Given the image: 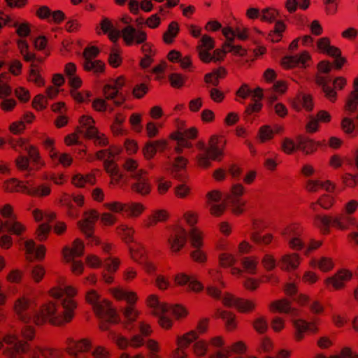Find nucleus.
Segmentation results:
<instances>
[{
    "label": "nucleus",
    "instance_id": "nucleus-1",
    "mask_svg": "<svg viewBox=\"0 0 358 358\" xmlns=\"http://www.w3.org/2000/svg\"><path fill=\"white\" fill-rule=\"evenodd\" d=\"M76 293V289L71 286L55 287L51 290L55 301L45 303L38 308L27 299H19L15 303V310L22 322V336L31 340L34 334V324L39 325L48 321L55 325H62L70 322L76 306L71 299Z\"/></svg>",
    "mask_w": 358,
    "mask_h": 358
},
{
    "label": "nucleus",
    "instance_id": "nucleus-2",
    "mask_svg": "<svg viewBox=\"0 0 358 358\" xmlns=\"http://www.w3.org/2000/svg\"><path fill=\"white\" fill-rule=\"evenodd\" d=\"M8 345L4 353L10 358H24L22 355L27 354L29 358H39L41 355L45 358H84L85 353L91 348V343L87 339L80 341H71L68 352H60L50 349L41 350L32 348L24 343L16 334H8L3 338Z\"/></svg>",
    "mask_w": 358,
    "mask_h": 358
},
{
    "label": "nucleus",
    "instance_id": "nucleus-3",
    "mask_svg": "<svg viewBox=\"0 0 358 358\" xmlns=\"http://www.w3.org/2000/svg\"><path fill=\"white\" fill-rule=\"evenodd\" d=\"M184 217L192 228L188 233L182 227L178 226L173 228L168 238L170 248L173 252L180 251L185 245L189 236L191 245L194 248V250L190 252L191 257L196 262H204L206 258L205 253L201 250L203 244L201 234L198 229L194 227L197 222L196 215L192 212H187Z\"/></svg>",
    "mask_w": 358,
    "mask_h": 358
},
{
    "label": "nucleus",
    "instance_id": "nucleus-4",
    "mask_svg": "<svg viewBox=\"0 0 358 358\" xmlns=\"http://www.w3.org/2000/svg\"><path fill=\"white\" fill-rule=\"evenodd\" d=\"M123 314L127 320V324L125 328L128 330H133L135 333L139 332V334H135L129 341L126 338L115 334L113 339L121 348H124L129 345L134 348H139L143 345H145L150 351L149 358H159L157 355L159 351V346L156 341L153 340H148L145 341L143 338V336H148L150 332V328L149 325L144 322H140L138 324H133V322L136 320L138 313L131 306H129L124 308Z\"/></svg>",
    "mask_w": 358,
    "mask_h": 358
},
{
    "label": "nucleus",
    "instance_id": "nucleus-5",
    "mask_svg": "<svg viewBox=\"0 0 358 358\" xmlns=\"http://www.w3.org/2000/svg\"><path fill=\"white\" fill-rule=\"evenodd\" d=\"M243 193V187L239 184L232 185L230 192L224 195L217 190L209 192L206 194V198L210 213L214 216H220L224 213L227 205L231 206L235 213H241L245 202L241 201L239 196Z\"/></svg>",
    "mask_w": 358,
    "mask_h": 358
},
{
    "label": "nucleus",
    "instance_id": "nucleus-6",
    "mask_svg": "<svg viewBox=\"0 0 358 358\" xmlns=\"http://www.w3.org/2000/svg\"><path fill=\"white\" fill-rule=\"evenodd\" d=\"M148 303L154 309V314L159 317V322L164 328H169L171 326L172 322L170 316L180 317L186 315V310L183 308L161 303L153 295L149 297Z\"/></svg>",
    "mask_w": 358,
    "mask_h": 358
},
{
    "label": "nucleus",
    "instance_id": "nucleus-7",
    "mask_svg": "<svg viewBox=\"0 0 358 358\" xmlns=\"http://www.w3.org/2000/svg\"><path fill=\"white\" fill-rule=\"evenodd\" d=\"M315 224L324 233L329 231V227L331 225L340 229H346L351 225H357V231L350 233L349 237L355 243L358 244V223L350 215H342L337 217L316 215L315 216Z\"/></svg>",
    "mask_w": 358,
    "mask_h": 358
},
{
    "label": "nucleus",
    "instance_id": "nucleus-8",
    "mask_svg": "<svg viewBox=\"0 0 358 358\" xmlns=\"http://www.w3.org/2000/svg\"><path fill=\"white\" fill-rule=\"evenodd\" d=\"M86 299L93 306L94 312L100 318L110 323H117L119 321L116 311L110 303L101 299L95 291H88Z\"/></svg>",
    "mask_w": 358,
    "mask_h": 358
},
{
    "label": "nucleus",
    "instance_id": "nucleus-9",
    "mask_svg": "<svg viewBox=\"0 0 358 358\" xmlns=\"http://www.w3.org/2000/svg\"><path fill=\"white\" fill-rule=\"evenodd\" d=\"M109 38L115 42L122 36L125 44L131 45L133 44H142L147 40V34L145 31L136 29L131 25H127L122 31H119L115 27L107 33Z\"/></svg>",
    "mask_w": 358,
    "mask_h": 358
},
{
    "label": "nucleus",
    "instance_id": "nucleus-10",
    "mask_svg": "<svg viewBox=\"0 0 358 358\" xmlns=\"http://www.w3.org/2000/svg\"><path fill=\"white\" fill-rule=\"evenodd\" d=\"M2 187L8 192H20L36 196H45L50 192L49 187L44 185L36 187L30 180H4Z\"/></svg>",
    "mask_w": 358,
    "mask_h": 358
},
{
    "label": "nucleus",
    "instance_id": "nucleus-11",
    "mask_svg": "<svg viewBox=\"0 0 358 358\" xmlns=\"http://www.w3.org/2000/svg\"><path fill=\"white\" fill-rule=\"evenodd\" d=\"M79 124L77 127L78 132L83 134L87 138L93 139L96 145L106 146L108 144L105 134L100 133L94 127V120L92 117L83 115L79 120Z\"/></svg>",
    "mask_w": 358,
    "mask_h": 358
},
{
    "label": "nucleus",
    "instance_id": "nucleus-12",
    "mask_svg": "<svg viewBox=\"0 0 358 358\" xmlns=\"http://www.w3.org/2000/svg\"><path fill=\"white\" fill-rule=\"evenodd\" d=\"M207 292L209 295L215 299H222L226 306L236 307L242 312L250 311L255 307V304L251 301L241 298H236L230 294L222 296L220 289L213 285L208 286Z\"/></svg>",
    "mask_w": 358,
    "mask_h": 358
},
{
    "label": "nucleus",
    "instance_id": "nucleus-13",
    "mask_svg": "<svg viewBox=\"0 0 358 358\" xmlns=\"http://www.w3.org/2000/svg\"><path fill=\"white\" fill-rule=\"evenodd\" d=\"M281 234L285 239L289 240L290 247L295 250L304 249L308 252L317 248L321 245V242L315 241H312L306 245L301 240L300 231L296 226L286 227L281 231Z\"/></svg>",
    "mask_w": 358,
    "mask_h": 358
},
{
    "label": "nucleus",
    "instance_id": "nucleus-14",
    "mask_svg": "<svg viewBox=\"0 0 358 358\" xmlns=\"http://www.w3.org/2000/svg\"><path fill=\"white\" fill-rule=\"evenodd\" d=\"M84 245L79 239H76L73 243V248H66L64 250L63 255L65 261L71 264V270L73 273L80 274L83 269V264L80 261L75 259L76 257H80L83 254Z\"/></svg>",
    "mask_w": 358,
    "mask_h": 358
},
{
    "label": "nucleus",
    "instance_id": "nucleus-15",
    "mask_svg": "<svg viewBox=\"0 0 358 358\" xmlns=\"http://www.w3.org/2000/svg\"><path fill=\"white\" fill-rule=\"evenodd\" d=\"M0 213L4 217L10 218L5 222L0 219V234L3 229L15 235H20L24 230V226L15 220V217L13 215L12 207L9 204L5 205Z\"/></svg>",
    "mask_w": 358,
    "mask_h": 358
},
{
    "label": "nucleus",
    "instance_id": "nucleus-16",
    "mask_svg": "<svg viewBox=\"0 0 358 358\" xmlns=\"http://www.w3.org/2000/svg\"><path fill=\"white\" fill-rule=\"evenodd\" d=\"M105 206L113 212H123L129 217H138L145 209L141 203L136 202H127L124 203L113 202L106 203Z\"/></svg>",
    "mask_w": 358,
    "mask_h": 358
},
{
    "label": "nucleus",
    "instance_id": "nucleus-17",
    "mask_svg": "<svg viewBox=\"0 0 358 358\" xmlns=\"http://www.w3.org/2000/svg\"><path fill=\"white\" fill-rule=\"evenodd\" d=\"M285 292L287 294L293 297V300L301 305H307L314 313H320L323 310L322 306L317 301H311L307 296L297 294L296 288L293 283L286 285Z\"/></svg>",
    "mask_w": 358,
    "mask_h": 358
},
{
    "label": "nucleus",
    "instance_id": "nucleus-18",
    "mask_svg": "<svg viewBox=\"0 0 358 358\" xmlns=\"http://www.w3.org/2000/svg\"><path fill=\"white\" fill-rule=\"evenodd\" d=\"M225 145L226 140L222 136L213 135L209 139L208 146L206 151L212 160L220 161L223 156Z\"/></svg>",
    "mask_w": 358,
    "mask_h": 358
},
{
    "label": "nucleus",
    "instance_id": "nucleus-19",
    "mask_svg": "<svg viewBox=\"0 0 358 358\" xmlns=\"http://www.w3.org/2000/svg\"><path fill=\"white\" fill-rule=\"evenodd\" d=\"M215 47V40L208 35H203L196 46L199 57L203 63H210V51Z\"/></svg>",
    "mask_w": 358,
    "mask_h": 358
},
{
    "label": "nucleus",
    "instance_id": "nucleus-20",
    "mask_svg": "<svg viewBox=\"0 0 358 358\" xmlns=\"http://www.w3.org/2000/svg\"><path fill=\"white\" fill-rule=\"evenodd\" d=\"M33 214L36 221L39 222L45 220L46 222L39 225L37 229L38 238L40 241H43L46 238L47 234L51 229V226H50L48 222L55 219V214L54 213H49L44 215L38 210H34Z\"/></svg>",
    "mask_w": 358,
    "mask_h": 358
},
{
    "label": "nucleus",
    "instance_id": "nucleus-21",
    "mask_svg": "<svg viewBox=\"0 0 358 358\" xmlns=\"http://www.w3.org/2000/svg\"><path fill=\"white\" fill-rule=\"evenodd\" d=\"M310 59V56L307 51H303L300 55L285 56L282 59V65L285 69H292L296 66L306 68V63Z\"/></svg>",
    "mask_w": 358,
    "mask_h": 358
},
{
    "label": "nucleus",
    "instance_id": "nucleus-22",
    "mask_svg": "<svg viewBox=\"0 0 358 358\" xmlns=\"http://www.w3.org/2000/svg\"><path fill=\"white\" fill-rule=\"evenodd\" d=\"M87 262L92 267L103 266L108 272H115L119 266V261L113 257H108L102 262L96 256H90L87 258Z\"/></svg>",
    "mask_w": 358,
    "mask_h": 358
},
{
    "label": "nucleus",
    "instance_id": "nucleus-23",
    "mask_svg": "<svg viewBox=\"0 0 358 358\" xmlns=\"http://www.w3.org/2000/svg\"><path fill=\"white\" fill-rule=\"evenodd\" d=\"M99 217V215L96 211L90 210L86 214L85 220L78 222L80 229L87 237L91 236L94 224Z\"/></svg>",
    "mask_w": 358,
    "mask_h": 358
},
{
    "label": "nucleus",
    "instance_id": "nucleus-24",
    "mask_svg": "<svg viewBox=\"0 0 358 358\" xmlns=\"http://www.w3.org/2000/svg\"><path fill=\"white\" fill-rule=\"evenodd\" d=\"M176 283L181 286H187L190 290L199 292L203 289V285L194 277L180 273L175 277Z\"/></svg>",
    "mask_w": 358,
    "mask_h": 358
},
{
    "label": "nucleus",
    "instance_id": "nucleus-25",
    "mask_svg": "<svg viewBox=\"0 0 358 358\" xmlns=\"http://www.w3.org/2000/svg\"><path fill=\"white\" fill-rule=\"evenodd\" d=\"M271 309L273 312H279L289 315L292 317L298 316V311L292 307L287 299L275 301L271 304Z\"/></svg>",
    "mask_w": 358,
    "mask_h": 358
},
{
    "label": "nucleus",
    "instance_id": "nucleus-26",
    "mask_svg": "<svg viewBox=\"0 0 358 358\" xmlns=\"http://www.w3.org/2000/svg\"><path fill=\"white\" fill-rule=\"evenodd\" d=\"M293 325L295 329V338L297 341H300L303 337V333L310 331L315 332L317 328L315 327L313 322H308L305 320L298 319L292 320Z\"/></svg>",
    "mask_w": 358,
    "mask_h": 358
},
{
    "label": "nucleus",
    "instance_id": "nucleus-27",
    "mask_svg": "<svg viewBox=\"0 0 358 358\" xmlns=\"http://www.w3.org/2000/svg\"><path fill=\"white\" fill-rule=\"evenodd\" d=\"M96 157L98 159H103L104 169L110 176H113L117 173V169L113 159H111L108 149L101 150L96 153Z\"/></svg>",
    "mask_w": 358,
    "mask_h": 358
},
{
    "label": "nucleus",
    "instance_id": "nucleus-28",
    "mask_svg": "<svg viewBox=\"0 0 358 358\" xmlns=\"http://www.w3.org/2000/svg\"><path fill=\"white\" fill-rule=\"evenodd\" d=\"M24 249L28 258L42 259L45 255V248L43 245H36L33 240H27L24 242Z\"/></svg>",
    "mask_w": 358,
    "mask_h": 358
},
{
    "label": "nucleus",
    "instance_id": "nucleus-29",
    "mask_svg": "<svg viewBox=\"0 0 358 358\" xmlns=\"http://www.w3.org/2000/svg\"><path fill=\"white\" fill-rule=\"evenodd\" d=\"M352 277V273L346 270H341L333 277L326 280L327 285L331 284L336 289L342 288L345 281L349 280Z\"/></svg>",
    "mask_w": 358,
    "mask_h": 358
},
{
    "label": "nucleus",
    "instance_id": "nucleus-30",
    "mask_svg": "<svg viewBox=\"0 0 358 358\" xmlns=\"http://www.w3.org/2000/svg\"><path fill=\"white\" fill-rule=\"evenodd\" d=\"M210 345L215 348V351L209 355V358H228L229 350L227 348H223L219 350L224 345V341L221 337L213 338L210 341Z\"/></svg>",
    "mask_w": 358,
    "mask_h": 358
},
{
    "label": "nucleus",
    "instance_id": "nucleus-31",
    "mask_svg": "<svg viewBox=\"0 0 358 358\" xmlns=\"http://www.w3.org/2000/svg\"><path fill=\"white\" fill-rule=\"evenodd\" d=\"M316 83L320 85L325 94V96L331 101H334L336 99V93L329 86L330 80L328 79L327 77L317 75L315 78Z\"/></svg>",
    "mask_w": 358,
    "mask_h": 358
},
{
    "label": "nucleus",
    "instance_id": "nucleus-32",
    "mask_svg": "<svg viewBox=\"0 0 358 358\" xmlns=\"http://www.w3.org/2000/svg\"><path fill=\"white\" fill-rule=\"evenodd\" d=\"M306 188L309 191H318L320 189H324L327 192H332L335 187L334 185L331 182V180H307Z\"/></svg>",
    "mask_w": 358,
    "mask_h": 358
},
{
    "label": "nucleus",
    "instance_id": "nucleus-33",
    "mask_svg": "<svg viewBox=\"0 0 358 358\" xmlns=\"http://www.w3.org/2000/svg\"><path fill=\"white\" fill-rule=\"evenodd\" d=\"M319 143L315 142L308 138L300 136L297 139L296 148L306 154H310L317 150Z\"/></svg>",
    "mask_w": 358,
    "mask_h": 358
},
{
    "label": "nucleus",
    "instance_id": "nucleus-34",
    "mask_svg": "<svg viewBox=\"0 0 358 358\" xmlns=\"http://www.w3.org/2000/svg\"><path fill=\"white\" fill-rule=\"evenodd\" d=\"M24 150L27 151L29 161H31L33 165L38 169L43 165V162L41 158L38 149L31 145H27L24 146Z\"/></svg>",
    "mask_w": 358,
    "mask_h": 358
},
{
    "label": "nucleus",
    "instance_id": "nucleus-35",
    "mask_svg": "<svg viewBox=\"0 0 358 358\" xmlns=\"http://www.w3.org/2000/svg\"><path fill=\"white\" fill-rule=\"evenodd\" d=\"M252 224H253V229L255 231L251 235V238H252V241L255 243H256L257 244H260V245L268 244L272 240L271 235L268 234L266 236H262L259 232V223L257 220H254Z\"/></svg>",
    "mask_w": 358,
    "mask_h": 358
},
{
    "label": "nucleus",
    "instance_id": "nucleus-36",
    "mask_svg": "<svg viewBox=\"0 0 358 358\" xmlns=\"http://www.w3.org/2000/svg\"><path fill=\"white\" fill-rule=\"evenodd\" d=\"M299 264V258L296 255H286L282 257L280 266L282 269L290 271L295 269Z\"/></svg>",
    "mask_w": 358,
    "mask_h": 358
},
{
    "label": "nucleus",
    "instance_id": "nucleus-37",
    "mask_svg": "<svg viewBox=\"0 0 358 358\" xmlns=\"http://www.w3.org/2000/svg\"><path fill=\"white\" fill-rule=\"evenodd\" d=\"M179 32V26L178 22L173 21L169 26L166 31L164 34L163 40L167 44L172 43L174 38Z\"/></svg>",
    "mask_w": 358,
    "mask_h": 358
},
{
    "label": "nucleus",
    "instance_id": "nucleus-38",
    "mask_svg": "<svg viewBox=\"0 0 358 358\" xmlns=\"http://www.w3.org/2000/svg\"><path fill=\"white\" fill-rule=\"evenodd\" d=\"M50 158L55 164H60L63 166H70L73 160L71 156L69 154H59L57 151H52L50 152Z\"/></svg>",
    "mask_w": 358,
    "mask_h": 358
},
{
    "label": "nucleus",
    "instance_id": "nucleus-39",
    "mask_svg": "<svg viewBox=\"0 0 358 358\" xmlns=\"http://www.w3.org/2000/svg\"><path fill=\"white\" fill-rule=\"evenodd\" d=\"M105 64L101 60H87L83 62V68L87 71L100 73L104 71Z\"/></svg>",
    "mask_w": 358,
    "mask_h": 358
},
{
    "label": "nucleus",
    "instance_id": "nucleus-40",
    "mask_svg": "<svg viewBox=\"0 0 358 358\" xmlns=\"http://www.w3.org/2000/svg\"><path fill=\"white\" fill-rule=\"evenodd\" d=\"M27 80L29 82L34 83L38 87L43 86L45 84L44 80L40 73L38 66L34 64H31V69Z\"/></svg>",
    "mask_w": 358,
    "mask_h": 358
},
{
    "label": "nucleus",
    "instance_id": "nucleus-41",
    "mask_svg": "<svg viewBox=\"0 0 358 358\" xmlns=\"http://www.w3.org/2000/svg\"><path fill=\"white\" fill-rule=\"evenodd\" d=\"M358 106V90H352L347 99L345 109L349 113H354Z\"/></svg>",
    "mask_w": 358,
    "mask_h": 358
},
{
    "label": "nucleus",
    "instance_id": "nucleus-42",
    "mask_svg": "<svg viewBox=\"0 0 358 358\" xmlns=\"http://www.w3.org/2000/svg\"><path fill=\"white\" fill-rule=\"evenodd\" d=\"M132 190L141 194H146L150 191V185L147 182V180H134L132 183L129 185Z\"/></svg>",
    "mask_w": 358,
    "mask_h": 358
},
{
    "label": "nucleus",
    "instance_id": "nucleus-43",
    "mask_svg": "<svg viewBox=\"0 0 358 358\" xmlns=\"http://www.w3.org/2000/svg\"><path fill=\"white\" fill-rule=\"evenodd\" d=\"M114 296L120 300H125L129 303L132 304L136 301V297L134 292L124 289H117L113 292Z\"/></svg>",
    "mask_w": 358,
    "mask_h": 358
},
{
    "label": "nucleus",
    "instance_id": "nucleus-44",
    "mask_svg": "<svg viewBox=\"0 0 358 358\" xmlns=\"http://www.w3.org/2000/svg\"><path fill=\"white\" fill-rule=\"evenodd\" d=\"M18 48L24 61L33 62L35 60V54L29 51V45L26 41L20 40L18 41Z\"/></svg>",
    "mask_w": 358,
    "mask_h": 358
},
{
    "label": "nucleus",
    "instance_id": "nucleus-45",
    "mask_svg": "<svg viewBox=\"0 0 358 358\" xmlns=\"http://www.w3.org/2000/svg\"><path fill=\"white\" fill-rule=\"evenodd\" d=\"M278 15V12L275 8H267L262 10L260 19L264 22H272L275 20Z\"/></svg>",
    "mask_w": 358,
    "mask_h": 358
},
{
    "label": "nucleus",
    "instance_id": "nucleus-46",
    "mask_svg": "<svg viewBox=\"0 0 358 358\" xmlns=\"http://www.w3.org/2000/svg\"><path fill=\"white\" fill-rule=\"evenodd\" d=\"M217 315L218 317H221L226 324V326L228 329H233L236 327L234 316L231 313L218 310Z\"/></svg>",
    "mask_w": 358,
    "mask_h": 358
},
{
    "label": "nucleus",
    "instance_id": "nucleus-47",
    "mask_svg": "<svg viewBox=\"0 0 358 358\" xmlns=\"http://www.w3.org/2000/svg\"><path fill=\"white\" fill-rule=\"evenodd\" d=\"M257 263V260L253 257H244L242 259V264L245 271L250 274L255 273Z\"/></svg>",
    "mask_w": 358,
    "mask_h": 358
},
{
    "label": "nucleus",
    "instance_id": "nucleus-48",
    "mask_svg": "<svg viewBox=\"0 0 358 358\" xmlns=\"http://www.w3.org/2000/svg\"><path fill=\"white\" fill-rule=\"evenodd\" d=\"M169 80L173 87L180 88L184 85L186 78L182 74L173 73L169 75Z\"/></svg>",
    "mask_w": 358,
    "mask_h": 358
},
{
    "label": "nucleus",
    "instance_id": "nucleus-49",
    "mask_svg": "<svg viewBox=\"0 0 358 358\" xmlns=\"http://www.w3.org/2000/svg\"><path fill=\"white\" fill-rule=\"evenodd\" d=\"M252 325L255 329L259 334L265 333L268 327L266 319L262 316L256 318L254 320Z\"/></svg>",
    "mask_w": 358,
    "mask_h": 358
},
{
    "label": "nucleus",
    "instance_id": "nucleus-50",
    "mask_svg": "<svg viewBox=\"0 0 358 358\" xmlns=\"http://www.w3.org/2000/svg\"><path fill=\"white\" fill-rule=\"evenodd\" d=\"M274 136V130L270 126L264 125L260 127L259 130V138L261 142H265L271 140Z\"/></svg>",
    "mask_w": 358,
    "mask_h": 358
},
{
    "label": "nucleus",
    "instance_id": "nucleus-51",
    "mask_svg": "<svg viewBox=\"0 0 358 358\" xmlns=\"http://www.w3.org/2000/svg\"><path fill=\"white\" fill-rule=\"evenodd\" d=\"M108 63L114 68H116L121 64L122 58L120 57V52L117 48H113L111 50L108 57Z\"/></svg>",
    "mask_w": 358,
    "mask_h": 358
},
{
    "label": "nucleus",
    "instance_id": "nucleus-52",
    "mask_svg": "<svg viewBox=\"0 0 358 358\" xmlns=\"http://www.w3.org/2000/svg\"><path fill=\"white\" fill-rule=\"evenodd\" d=\"M71 94L73 98L79 103L90 101V97L92 96L91 92L89 91L78 92L76 90H72Z\"/></svg>",
    "mask_w": 358,
    "mask_h": 358
},
{
    "label": "nucleus",
    "instance_id": "nucleus-53",
    "mask_svg": "<svg viewBox=\"0 0 358 358\" xmlns=\"http://www.w3.org/2000/svg\"><path fill=\"white\" fill-rule=\"evenodd\" d=\"M62 205L66 206L68 209V214L71 217H76L78 215L77 210L74 208L72 203L71 198L68 195L64 196L60 201Z\"/></svg>",
    "mask_w": 358,
    "mask_h": 358
},
{
    "label": "nucleus",
    "instance_id": "nucleus-54",
    "mask_svg": "<svg viewBox=\"0 0 358 358\" xmlns=\"http://www.w3.org/2000/svg\"><path fill=\"white\" fill-rule=\"evenodd\" d=\"M196 338H197L196 334L195 332H191L182 337H178L177 339V343H178L179 348H182L190 344L192 342L195 341L196 339Z\"/></svg>",
    "mask_w": 358,
    "mask_h": 358
},
{
    "label": "nucleus",
    "instance_id": "nucleus-55",
    "mask_svg": "<svg viewBox=\"0 0 358 358\" xmlns=\"http://www.w3.org/2000/svg\"><path fill=\"white\" fill-rule=\"evenodd\" d=\"M48 105L45 97L42 94L36 95L32 101V106L37 110H41L46 108Z\"/></svg>",
    "mask_w": 358,
    "mask_h": 358
},
{
    "label": "nucleus",
    "instance_id": "nucleus-56",
    "mask_svg": "<svg viewBox=\"0 0 358 358\" xmlns=\"http://www.w3.org/2000/svg\"><path fill=\"white\" fill-rule=\"evenodd\" d=\"M167 214L165 211L159 210L155 212V213L150 217L148 226H151L157 222L164 221L166 219Z\"/></svg>",
    "mask_w": 358,
    "mask_h": 358
},
{
    "label": "nucleus",
    "instance_id": "nucleus-57",
    "mask_svg": "<svg viewBox=\"0 0 358 358\" xmlns=\"http://www.w3.org/2000/svg\"><path fill=\"white\" fill-rule=\"evenodd\" d=\"M224 48L228 49V52H232L234 54L240 56L246 55V50L243 48L241 45H233L231 42H225Z\"/></svg>",
    "mask_w": 358,
    "mask_h": 358
},
{
    "label": "nucleus",
    "instance_id": "nucleus-58",
    "mask_svg": "<svg viewBox=\"0 0 358 358\" xmlns=\"http://www.w3.org/2000/svg\"><path fill=\"white\" fill-rule=\"evenodd\" d=\"M299 101L301 103L302 107L307 111H310L313 108V99L309 94H302L299 97Z\"/></svg>",
    "mask_w": 358,
    "mask_h": 358
},
{
    "label": "nucleus",
    "instance_id": "nucleus-59",
    "mask_svg": "<svg viewBox=\"0 0 358 358\" xmlns=\"http://www.w3.org/2000/svg\"><path fill=\"white\" fill-rule=\"evenodd\" d=\"M227 52H228V49L224 48V45H222V49L218 48L215 50L213 55L210 53V62H217L223 60Z\"/></svg>",
    "mask_w": 358,
    "mask_h": 358
},
{
    "label": "nucleus",
    "instance_id": "nucleus-60",
    "mask_svg": "<svg viewBox=\"0 0 358 358\" xmlns=\"http://www.w3.org/2000/svg\"><path fill=\"white\" fill-rule=\"evenodd\" d=\"M99 53V50L95 46L87 48L83 51V57L85 60H93Z\"/></svg>",
    "mask_w": 358,
    "mask_h": 358
},
{
    "label": "nucleus",
    "instance_id": "nucleus-61",
    "mask_svg": "<svg viewBox=\"0 0 358 358\" xmlns=\"http://www.w3.org/2000/svg\"><path fill=\"white\" fill-rule=\"evenodd\" d=\"M103 91L106 99H113L119 95V92L110 83L103 87Z\"/></svg>",
    "mask_w": 358,
    "mask_h": 358
},
{
    "label": "nucleus",
    "instance_id": "nucleus-62",
    "mask_svg": "<svg viewBox=\"0 0 358 358\" xmlns=\"http://www.w3.org/2000/svg\"><path fill=\"white\" fill-rule=\"evenodd\" d=\"M15 94L17 97V99L22 102H27L30 99V94L28 90L19 87L15 89Z\"/></svg>",
    "mask_w": 358,
    "mask_h": 358
},
{
    "label": "nucleus",
    "instance_id": "nucleus-63",
    "mask_svg": "<svg viewBox=\"0 0 358 358\" xmlns=\"http://www.w3.org/2000/svg\"><path fill=\"white\" fill-rule=\"evenodd\" d=\"M212 160L207 152L201 153L197 157V164L199 166L202 168H207L210 166Z\"/></svg>",
    "mask_w": 358,
    "mask_h": 358
},
{
    "label": "nucleus",
    "instance_id": "nucleus-64",
    "mask_svg": "<svg viewBox=\"0 0 358 358\" xmlns=\"http://www.w3.org/2000/svg\"><path fill=\"white\" fill-rule=\"evenodd\" d=\"M29 159L24 155H20L15 159L17 168L21 171L28 170L29 166Z\"/></svg>",
    "mask_w": 358,
    "mask_h": 358
}]
</instances>
